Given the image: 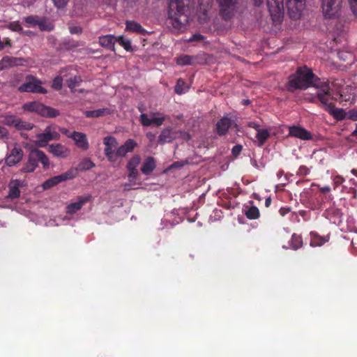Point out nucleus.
I'll return each mask as SVG.
<instances>
[{
	"mask_svg": "<svg viewBox=\"0 0 357 357\" xmlns=\"http://www.w3.org/2000/svg\"><path fill=\"white\" fill-rule=\"evenodd\" d=\"M314 88L317 89V97L320 102L321 107L337 121L347 117V113L343 109L335 108L333 102V97L331 96L330 86L326 82H321L314 75Z\"/></svg>",
	"mask_w": 357,
	"mask_h": 357,
	"instance_id": "obj_1",
	"label": "nucleus"
},
{
	"mask_svg": "<svg viewBox=\"0 0 357 357\" xmlns=\"http://www.w3.org/2000/svg\"><path fill=\"white\" fill-rule=\"evenodd\" d=\"M16 119L17 117L13 115L0 116V123L8 126L15 127Z\"/></svg>",
	"mask_w": 357,
	"mask_h": 357,
	"instance_id": "obj_37",
	"label": "nucleus"
},
{
	"mask_svg": "<svg viewBox=\"0 0 357 357\" xmlns=\"http://www.w3.org/2000/svg\"><path fill=\"white\" fill-rule=\"evenodd\" d=\"M77 175V170L76 169L70 168V169H68V171L61 174L54 176L46 180L42 184V187L44 190H49L61 182L75 178Z\"/></svg>",
	"mask_w": 357,
	"mask_h": 357,
	"instance_id": "obj_9",
	"label": "nucleus"
},
{
	"mask_svg": "<svg viewBox=\"0 0 357 357\" xmlns=\"http://www.w3.org/2000/svg\"><path fill=\"white\" fill-rule=\"evenodd\" d=\"M20 92H31L45 94L47 91L41 86V82L33 76H27L25 82L19 87Z\"/></svg>",
	"mask_w": 357,
	"mask_h": 357,
	"instance_id": "obj_10",
	"label": "nucleus"
},
{
	"mask_svg": "<svg viewBox=\"0 0 357 357\" xmlns=\"http://www.w3.org/2000/svg\"><path fill=\"white\" fill-rule=\"evenodd\" d=\"M232 122V120L227 116H224L218 121L215 129L218 135H225L231 126Z\"/></svg>",
	"mask_w": 357,
	"mask_h": 357,
	"instance_id": "obj_19",
	"label": "nucleus"
},
{
	"mask_svg": "<svg viewBox=\"0 0 357 357\" xmlns=\"http://www.w3.org/2000/svg\"><path fill=\"white\" fill-rule=\"evenodd\" d=\"M289 135L301 139H311V134L305 129L293 126L289 128Z\"/></svg>",
	"mask_w": 357,
	"mask_h": 357,
	"instance_id": "obj_24",
	"label": "nucleus"
},
{
	"mask_svg": "<svg viewBox=\"0 0 357 357\" xmlns=\"http://www.w3.org/2000/svg\"><path fill=\"white\" fill-rule=\"evenodd\" d=\"M219 6L220 15L222 20L231 19L238 9V0H216Z\"/></svg>",
	"mask_w": 357,
	"mask_h": 357,
	"instance_id": "obj_6",
	"label": "nucleus"
},
{
	"mask_svg": "<svg viewBox=\"0 0 357 357\" xmlns=\"http://www.w3.org/2000/svg\"><path fill=\"white\" fill-rule=\"evenodd\" d=\"M138 146L135 140L127 139L123 144L117 148L116 151V158H125L128 153H131Z\"/></svg>",
	"mask_w": 357,
	"mask_h": 357,
	"instance_id": "obj_15",
	"label": "nucleus"
},
{
	"mask_svg": "<svg viewBox=\"0 0 357 357\" xmlns=\"http://www.w3.org/2000/svg\"><path fill=\"white\" fill-rule=\"evenodd\" d=\"M2 41L4 42L5 47H10L11 46V42L8 38H3V40Z\"/></svg>",
	"mask_w": 357,
	"mask_h": 357,
	"instance_id": "obj_63",
	"label": "nucleus"
},
{
	"mask_svg": "<svg viewBox=\"0 0 357 357\" xmlns=\"http://www.w3.org/2000/svg\"><path fill=\"white\" fill-rule=\"evenodd\" d=\"M37 26L41 31H51L53 26L50 23H47L46 20L40 18Z\"/></svg>",
	"mask_w": 357,
	"mask_h": 357,
	"instance_id": "obj_41",
	"label": "nucleus"
},
{
	"mask_svg": "<svg viewBox=\"0 0 357 357\" xmlns=\"http://www.w3.org/2000/svg\"><path fill=\"white\" fill-rule=\"evenodd\" d=\"M204 40V36L201 34H194L190 39V41H201Z\"/></svg>",
	"mask_w": 357,
	"mask_h": 357,
	"instance_id": "obj_60",
	"label": "nucleus"
},
{
	"mask_svg": "<svg viewBox=\"0 0 357 357\" xmlns=\"http://www.w3.org/2000/svg\"><path fill=\"white\" fill-rule=\"evenodd\" d=\"M243 146L241 144L235 145L231 149V153L234 157H238L242 151Z\"/></svg>",
	"mask_w": 357,
	"mask_h": 357,
	"instance_id": "obj_49",
	"label": "nucleus"
},
{
	"mask_svg": "<svg viewBox=\"0 0 357 357\" xmlns=\"http://www.w3.org/2000/svg\"><path fill=\"white\" fill-rule=\"evenodd\" d=\"M313 236H314V246H321L325 243L328 242L330 238L329 235L321 236L314 232Z\"/></svg>",
	"mask_w": 357,
	"mask_h": 357,
	"instance_id": "obj_35",
	"label": "nucleus"
},
{
	"mask_svg": "<svg viewBox=\"0 0 357 357\" xmlns=\"http://www.w3.org/2000/svg\"><path fill=\"white\" fill-rule=\"evenodd\" d=\"M24 153L22 149L15 147L6 158V163L11 167L20 162L23 158Z\"/></svg>",
	"mask_w": 357,
	"mask_h": 357,
	"instance_id": "obj_16",
	"label": "nucleus"
},
{
	"mask_svg": "<svg viewBox=\"0 0 357 357\" xmlns=\"http://www.w3.org/2000/svg\"><path fill=\"white\" fill-rule=\"evenodd\" d=\"M175 133L172 131L171 128H166L163 129L158 137V143L164 144L165 143L172 142L175 139Z\"/></svg>",
	"mask_w": 357,
	"mask_h": 357,
	"instance_id": "obj_23",
	"label": "nucleus"
},
{
	"mask_svg": "<svg viewBox=\"0 0 357 357\" xmlns=\"http://www.w3.org/2000/svg\"><path fill=\"white\" fill-rule=\"evenodd\" d=\"M20 191L17 185L10 188L8 195L11 199L17 198L20 197Z\"/></svg>",
	"mask_w": 357,
	"mask_h": 357,
	"instance_id": "obj_45",
	"label": "nucleus"
},
{
	"mask_svg": "<svg viewBox=\"0 0 357 357\" xmlns=\"http://www.w3.org/2000/svg\"><path fill=\"white\" fill-rule=\"evenodd\" d=\"M127 169L128 171V177L129 181L131 183H135L138 176L137 169Z\"/></svg>",
	"mask_w": 357,
	"mask_h": 357,
	"instance_id": "obj_44",
	"label": "nucleus"
},
{
	"mask_svg": "<svg viewBox=\"0 0 357 357\" xmlns=\"http://www.w3.org/2000/svg\"><path fill=\"white\" fill-rule=\"evenodd\" d=\"M69 31L71 34H81L82 28L79 26H69Z\"/></svg>",
	"mask_w": 357,
	"mask_h": 357,
	"instance_id": "obj_50",
	"label": "nucleus"
},
{
	"mask_svg": "<svg viewBox=\"0 0 357 357\" xmlns=\"http://www.w3.org/2000/svg\"><path fill=\"white\" fill-rule=\"evenodd\" d=\"M22 108L24 111L35 112L45 118H55L59 115V112L57 109L37 101L26 102L23 105Z\"/></svg>",
	"mask_w": 357,
	"mask_h": 357,
	"instance_id": "obj_5",
	"label": "nucleus"
},
{
	"mask_svg": "<svg viewBox=\"0 0 357 357\" xmlns=\"http://www.w3.org/2000/svg\"><path fill=\"white\" fill-rule=\"evenodd\" d=\"M8 135L9 133L8 130L6 128L0 126V137L7 139Z\"/></svg>",
	"mask_w": 357,
	"mask_h": 357,
	"instance_id": "obj_56",
	"label": "nucleus"
},
{
	"mask_svg": "<svg viewBox=\"0 0 357 357\" xmlns=\"http://www.w3.org/2000/svg\"><path fill=\"white\" fill-rule=\"evenodd\" d=\"M347 118L352 121H357V107L347 112Z\"/></svg>",
	"mask_w": 357,
	"mask_h": 357,
	"instance_id": "obj_48",
	"label": "nucleus"
},
{
	"mask_svg": "<svg viewBox=\"0 0 357 357\" xmlns=\"http://www.w3.org/2000/svg\"><path fill=\"white\" fill-rule=\"evenodd\" d=\"M146 137L150 140L152 141L155 139V135L152 132H147L146 133Z\"/></svg>",
	"mask_w": 357,
	"mask_h": 357,
	"instance_id": "obj_64",
	"label": "nucleus"
},
{
	"mask_svg": "<svg viewBox=\"0 0 357 357\" xmlns=\"http://www.w3.org/2000/svg\"><path fill=\"white\" fill-rule=\"evenodd\" d=\"M116 42L122 46L126 51H131L132 46L131 42L128 39H126L123 36H120L116 38Z\"/></svg>",
	"mask_w": 357,
	"mask_h": 357,
	"instance_id": "obj_39",
	"label": "nucleus"
},
{
	"mask_svg": "<svg viewBox=\"0 0 357 357\" xmlns=\"http://www.w3.org/2000/svg\"><path fill=\"white\" fill-rule=\"evenodd\" d=\"M15 63V59L8 56L3 57L0 61V70L12 66Z\"/></svg>",
	"mask_w": 357,
	"mask_h": 357,
	"instance_id": "obj_38",
	"label": "nucleus"
},
{
	"mask_svg": "<svg viewBox=\"0 0 357 357\" xmlns=\"http://www.w3.org/2000/svg\"><path fill=\"white\" fill-rule=\"evenodd\" d=\"M91 198V195L77 197V202L71 203L66 206V213L70 215L75 213L77 211H79L86 203L89 202Z\"/></svg>",
	"mask_w": 357,
	"mask_h": 357,
	"instance_id": "obj_14",
	"label": "nucleus"
},
{
	"mask_svg": "<svg viewBox=\"0 0 357 357\" xmlns=\"http://www.w3.org/2000/svg\"><path fill=\"white\" fill-rule=\"evenodd\" d=\"M326 218L334 224H340L342 222V213L340 209L335 207L326 211Z\"/></svg>",
	"mask_w": 357,
	"mask_h": 357,
	"instance_id": "obj_21",
	"label": "nucleus"
},
{
	"mask_svg": "<svg viewBox=\"0 0 357 357\" xmlns=\"http://www.w3.org/2000/svg\"><path fill=\"white\" fill-rule=\"evenodd\" d=\"M116 42V37L112 35H106L99 37V44L108 50L114 51V45Z\"/></svg>",
	"mask_w": 357,
	"mask_h": 357,
	"instance_id": "obj_25",
	"label": "nucleus"
},
{
	"mask_svg": "<svg viewBox=\"0 0 357 357\" xmlns=\"http://www.w3.org/2000/svg\"><path fill=\"white\" fill-rule=\"evenodd\" d=\"M10 28L14 31H20L22 28L19 22H13L10 24Z\"/></svg>",
	"mask_w": 357,
	"mask_h": 357,
	"instance_id": "obj_54",
	"label": "nucleus"
},
{
	"mask_svg": "<svg viewBox=\"0 0 357 357\" xmlns=\"http://www.w3.org/2000/svg\"><path fill=\"white\" fill-rule=\"evenodd\" d=\"M59 130H60V131L63 134H64L65 135H66L68 137L70 138V136L72 132H70V131L68 129H66V128H60Z\"/></svg>",
	"mask_w": 357,
	"mask_h": 357,
	"instance_id": "obj_62",
	"label": "nucleus"
},
{
	"mask_svg": "<svg viewBox=\"0 0 357 357\" xmlns=\"http://www.w3.org/2000/svg\"><path fill=\"white\" fill-rule=\"evenodd\" d=\"M266 3L273 23L280 24L284 17V0H267Z\"/></svg>",
	"mask_w": 357,
	"mask_h": 357,
	"instance_id": "obj_8",
	"label": "nucleus"
},
{
	"mask_svg": "<svg viewBox=\"0 0 357 357\" xmlns=\"http://www.w3.org/2000/svg\"><path fill=\"white\" fill-rule=\"evenodd\" d=\"M37 140L35 144L38 147H45L48 142L52 140H59L60 134L57 132L56 126L51 125L47 126L43 133L36 135Z\"/></svg>",
	"mask_w": 357,
	"mask_h": 357,
	"instance_id": "obj_7",
	"label": "nucleus"
},
{
	"mask_svg": "<svg viewBox=\"0 0 357 357\" xmlns=\"http://www.w3.org/2000/svg\"><path fill=\"white\" fill-rule=\"evenodd\" d=\"M302 243L303 241L301 236L296 235L295 234L292 235L291 239V245L293 249L297 250L298 248L302 246Z\"/></svg>",
	"mask_w": 357,
	"mask_h": 357,
	"instance_id": "obj_40",
	"label": "nucleus"
},
{
	"mask_svg": "<svg viewBox=\"0 0 357 357\" xmlns=\"http://www.w3.org/2000/svg\"><path fill=\"white\" fill-rule=\"evenodd\" d=\"M105 145L104 153L109 162L116 160V151L118 145L116 139L113 136H107L103 139Z\"/></svg>",
	"mask_w": 357,
	"mask_h": 357,
	"instance_id": "obj_12",
	"label": "nucleus"
},
{
	"mask_svg": "<svg viewBox=\"0 0 357 357\" xmlns=\"http://www.w3.org/2000/svg\"><path fill=\"white\" fill-rule=\"evenodd\" d=\"M190 15L189 0H169L168 20L176 30L180 31L185 28L189 21Z\"/></svg>",
	"mask_w": 357,
	"mask_h": 357,
	"instance_id": "obj_2",
	"label": "nucleus"
},
{
	"mask_svg": "<svg viewBox=\"0 0 357 357\" xmlns=\"http://www.w3.org/2000/svg\"><path fill=\"white\" fill-rule=\"evenodd\" d=\"M156 167L154 158L149 156L146 158L141 167V171L144 175H149Z\"/></svg>",
	"mask_w": 357,
	"mask_h": 357,
	"instance_id": "obj_26",
	"label": "nucleus"
},
{
	"mask_svg": "<svg viewBox=\"0 0 357 357\" xmlns=\"http://www.w3.org/2000/svg\"><path fill=\"white\" fill-rule=\"evenodd\" d=\"M112 114V111L109 108H101L98 109L89 110L85 112V115L88 118H98Z\"/></svg>",
	"mask_w": 357,
	"mask_h": 357,
	"instance_id": "obj_28",
	"label": "nucleus"
},
{
	"mask_svg": "<svg viewBox=\"0 0 357 357\" xmlns=\"http://www.w3.org/2000/svg\"><path fill=\"white\" fill-rule=\"evenodd\" d=\"M95 167V163L89 158H85L81 161L77 167L75 168L78 171H86Z\"/></svg>",
	"mask_w": 357,
	"mask_h": 357,
	"instance_id": "obj_33",
	"label": "nucleus"
},
{
	"mask_svg": "<svg viewBox=\"0 0 357 357\" xmlns=\"http://www.w3.org/2000/svg\"><path fill=\"white\" fill-rule=\"evenodd\" d=\"M186 163H187L186 162H183V161H176L172 164V167L179 168V167H183L185 165V164H186Z\"/></svg>",
	"mask_w": 357,
	"mask_h": 357,
	"instance_id": "obj_61",
	"label": "nucleus"
},
{
	"mask_svg": "<svg viewBox=\"0 0 357 357\" xmlns=\"http://www.w3.org/2000/svg\"><path fill=\"white\" fill-rule=\"evenodd\" d=\"M291 211V208H289V207H282L280 210H279V213L280 214L281 216H284L286 215L287 213H289Z\"/></svg>",
	"mask_w": 357,
	"mask_h": 357,
	"instance_id": "obj_59",
	"label": "nucleus"
},
{
	"mask_svg": "<svg viewBox=\"0 0 357 357\" xmlns=\"http://www.w3.org/2000/svg\"><path fill=\"white\" fill-rule=\"evenodd\" d=\"M351 88L347 86L343 91L339 93V98H334L333 100L339 101L340 103L343 102H353L355 98V95L351 92Z\"/></svg>",
	"mask_w": 357,
	"mask_h": 357,
	"instance_id": "obj_22",
	"label": "nucleus"
},
{
	"mask_svg": "<svg viewBox=\"0 0 357 357\" xmlns=\"http://www.w3.org/2000/svg\"><path fill=\"white\" fill-rule=\"evenodd\" d=\"M286 7L289 17L298 20L305 7V0H286Z\"/></svg>",
	"mask_w": 357,
	"mask_h": 357,
	"instance_id": "obj_11",
	"label": "nucleus"
},
{
	"mask_svg": "<svg viewBox=\"0 0 357 357\" xmlns=\"http://www.w3.org/2000/svg\"><path fill=\"white\" fill-rule=\"evenodd\" d=\"M54 2V4L56 7L58 8H64L68 3V0H52Z\"/></svg>",
	"mask_w": 357,
	"mask_h": 357,
	"instance_id": "obj_51",
	"label": "nucleus"
},
{
	"mask_svg": "<svg viewBox=\"0 0 357 357\" xmlns=\"http://www.w3.org/2000/svg\"><path fill=\"white\" fill-rule=\"evenodd\" d=\"M33 127V123L23 121L21 119L17 118L15 121V128L17 130H31Z\"/></svg>",
	"mask_w": 357,
	"mask_h": 357,
	"instance_id": "obj_32",
	"label": "nucleus"
},
{
	"mask_svg": "<svg viewBox=\"0 0 357 357\" xmlns=\"http://www.w3.org/2000/svg\"><path fill=\"white\" fill-rule=\"evenodd\" d=\"M299 214L303 218L304 220H310L311 216L310 211L301 210L299 211Z\"/></svg>",
	"mask_w": 357,
	"mask_h": 357,
	"instance_id": "obj_55",
	"label": "nucleus"
},
{
	"mask_svg": "<svg viewBox=\"0 0 357 357\" xmlns=\"http://www.w3.org/2000/svg\"><path fill=\"white\" fill-rule=\"evenodd\" d=\"M340 6V3L323 0L321 8L324 17L326 18L334 17L337 13Z\"/></svg>",
	"mask_w": 357,
	"mask_h": 357,
	"instance_id": "obj_13",
	"label": "nucleus"
},
{
	"mask_svg": "<svg viewBox=\"0 0 357 357\" xmlns=\"http://www.w3.org/2000/svg\"><path fill=\"white\" fill-rule=\"evenodd\" d=\"M82 82V79L79 75H75L66 79V84L72 92H75L76 88L80 85Z\"/></svg>",
	"mask_w": 357,
	"mask_h": 357,
	"instance_id": "obj_30",
	"label": "nucleus"
},
{
	"mask_svg": "<svg viewBox=\"0 0 357 357\" xmlns=\"http://www.w3.org/2000/svg\"><path fill=\"white\" fill-rule=\"evenodd\" d=\"M70 138L75 141L77 147L83 150H87L89 149V146L88 139L86 138V135L84 133L73 131L71 133Z\"/></svg>",
	"mask_w": 357,
	"mask_h": 357,
	"instance_id": "obj_18",
	"label": "nucleus"
},
{
	"mask_svg": "<svg viewBox=\"0 0 357 357\" xmlns=\"http://www.w3.org/2000/svg\"><path fill=\"white\" fill-rule=\"evenodd\" d=\"M247 125H248V126L249 128H254L257 131L260 130L259 125L257 123L255 122V121H249V122H248Z\"/></svg>",
	"mask_w": 357,
	"mask_h": 357,
	"instance_id": "obj_58",
	"label": "nucleus"
},
{
	"mask_svg": "<svg viewBox=\"0 0 357 357\" xmlns=\"http://www.w3.org/2000/svg\"><path fill=\"white\" fill-rule=\"evenodd\" d=\"M126 30L135 32L141 35H146V31L142 26L140 24L135 21H126Z\"/></svg>",
	"mask_w": 357,
	"mask_h": 357,
	"instance_id": "obj_27",
	"label": "nucleus"
},
{
	"mask_svg": "<svg viewBox=\"0 0 357 357\" xmlns=\"http://www.w3.org/2000/svg\"><path fill=\"white\" fill-rule=\"evenodd\" d=\"M140 122L144 126H150L152 124H154L157 127L160 126L163 124L166 118L165 116H162L160 117H153L152 119H149L146 114H142L139 117Z\"/></svg>",
	"mask_w": 357,
	"mask_h": 357,
	"instance_id": "obj_20",
	"label": "nucleus"
},
{
	"mask_svg": "<svg viewBox=\"0 0 357 357\" xmlns=\"http://www.w3.org/2000/svg\"><path fill=\"white\" fill-rule=\"evenodd\" d=\"M63 79L61 76L56 77L52 83V87L56 90H60L62 87Z\"/></svg>",
	"mask_w": 357,
	"mask_h": 357,
	"instance_id": "obj_47",
	"label": "nucleus"
},
{
	"mask_svg": "<svg viewBox=\"0 0 357 357\" xmlns=\"http://www.w3.org/2000/svg\"><path fill=\"white\" fill-rule=\"evenodd\" d=\"M185 84V81L183 79L179 78L177 80L176 84L174 87L175 93L177 94H179V95L185 93V90L184 89Z\"/></svg>",
	"mask_w": 357,
	"mask_h": 357,
	"instance_id": "obj_42",
	"label": "nucleus"
},
{
	"mask_svg": "<svg viewBox=\"0 0 357 357\" xmlns=\"http://www.w3.org/2000/svg\"><path fill=\"white\" fill-rule=\"evenodd\" d=\"M300 175H307L310 173V169L305 166H301L298 172Z\"/></svg>",
	"mask_w": 357,
	"mask_h": 357,
	"instance_id": "obj_57",
	"label": "nucleus"
},
{
	"mask_svg": "<svg viewBox=\"0 0 357 357\" xmlns=\"http://www.w3.org/2000/svg\"><path fill=\"white\" fill-rule=\"evenodd\" d=\"M270 137V132L267 129H260L257 131L256 138L258 146H262L266 141Z\"/></svg>",
	"mask_w": 357,
	"mask_h": 357,
	"instance_id": "obj_29",
	"label": "nucleus"
},
{
	"mask_svg": "<svg viewBox=\"0 0 357 357\" xmlns=\"http://www.w3.org/2000/svg\"><path fill=\"white\" fill-rule=\"evenodd\" d=\"M195 58L190 55H181L176 59V63L179 66L192 65Z\"/></svg>",
	"mask_w": 357,
	"mask_h": 357,
	"instance_id": "obj_34",
	"label": "nucleus"
},
{
	"mask_svg": "<svg viewBox=\"0 0 357 357\" xmlns=\"http://www.w3.org/2000/svg\"><path fill=\"white\" fill-rule=\"evenodd\" d=\"M245 215L250 220H255L259 217V210L255 206H252L250 207L245 206Z\"/></svg>",
	"mask_w": 357,
	"mask_h": 357,
	"instance_id": "obj_31",
	"label": "nucleus"
},
{
	"mask_svg": "<svg viewBox=\"0 0 357 357\" xmlns=\"http://www.w3.org/2000/svg\"><path fill=\"white\" fill-rule=\"evenodd\" d=\"M141 162V157L139 155H134L128 162L126 168L137 169V167Z\"/></svg>",
	"mask_w": 357,
	"mask_h": 357,
	"instance_id": "obj_36",
	"label": "nucleus"
},
{
	"mask_svg": "<svg viewBox=\"0 0 357 357\" xmlns=\"http://www.w3.org/2000/svg\"><path fill=\"white\" fill-rule=\"evenodd\" d=\"M344 181V178L342 176H336L334 177L333 183L334 188L337 187L341 185Z\"/></svg>",
	"mask_w": 357,
	"mask_h": 357,
	"instance_id": "obj_53",
	"label": "nucleus"
},
{
	"mask_svg": "<svg viewBox=\"0 0 357 357\" xmlns=\"http://www.w3.org/2000/svg\"><path fill=\"white\" fill-rule=\"evenodd\" d=\"M40 162L44 169L50 167V160L47 155L43 151L37 149L30 151L27 160L25 162L20 169V172L23 173H31L35 171Z\"/></svg>",
	"mask_w": 357,
	"mask_h": 357,
	"instance_id": "obj_4",
	"label": "nucleus"
},
{
	"mask_svg": "<svg viewBox=\"0 0 357 357\" xmlns=\"http://www.w3.org/2000/svg\"><path fill=\"white\" fill-rule=\"evenodd\" d=\"M48 151L54 156L59 158H66L69 153V149L61 144H52L48 147Z\"/></svg>",
	"mask_w": 357,
	"mask_h": 357,
	"instance_id": "obj_17",
	"label": "nucleus"
},
{
	"mask_svg": "<svg viewBox=\"0 0 357 357\" xmlns=\"http://www.w3.org/2000/svg\"><path fill=\"white\" fill-rule=\"evenodd\" d=\"M79 46H80L79 43L73 40H66L63 43V47L66 50H71Z\"/></svg>",
	"mask_w": 357,
	"mask_h": 357,
	"instance_id": "obj_43",
	"label": "nucleus"
},
{
	"mask_svg": "<svg viewBox=\"0 0 357 357\" xmlns=\"http://www.w3.org/2000/svg\"><path fill=\"white\" fill-rule=\"evenodd\" d=\"M312 86V70L304 67H298L296 72L290 75L286 84L289 92L296 90H305Z\"/></svg>",
	"mask_w": 357,
	"mask_h": 357,
	"instance_id": "obj_3",
	"label": "nucleus"
},
{
	"mask_svg": "<svg viewBox=\"0 0 357 357\" xmlns=\"http://www.w3.org/2000/svg\"><path fill=\"white\" fill-rule=\"evenodd\" d=\"M40 17L38 16H29L25 18V22L31 26H36L38 24Z\"/></svg>",
	"mask_w": 357,
	"mask_h": 357,
	"instance_id": "obj_46",
	"label": "nucleus"
},
{
	"mask_svg": "<svg viewBox=\"0 0 357 357\" xmlns=\"http://www.w3.org/2000/svg\"><path fill=\"white\" fill-rule=\"evenodd\" d=\"M349 3L353 13L357 16V0H349Z\"/></svg>",
	"mask_w": 357,
	"mask_h": 357,
	"instance_id": "obj_52",
	"label": "nucleus"
}]
</instances>
